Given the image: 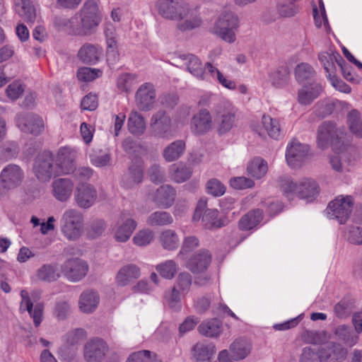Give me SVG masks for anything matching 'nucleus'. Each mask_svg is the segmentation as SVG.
<instances>
[{"mask_svg":"<svg viewBox=\"0 0 362 362\" xmlns=\"http://www.w3.org/2000/svg\"><path fill=\"white\" fill-rule=\"evenodd\" d=\"M290 78V72L286 66H281L272 72L270 79L272 85L277 88H281L286 85Z\"/></svg>","mask_w":362,"mask_h":362,"instance_id":"nucleus-51","label":"nucleus"},{"mask_svg":"<svg viewBox=\"0 0 362 362\" xmlns=\"http://www.w3.org/2000/svg\"><path fill=\"white\" fill-rule=\"evenodd\" d=\"M192 173V168L182 162L173 164L169 168L170 179L177 183H182L189 180Z\"/></svg>","mask_w":362,"mask_h":362,"instance_id":"nucleus-32","label":"nucleus"},{"mask_svg":"<svg viewBox=\"0 0 362 362\" xmlns=\"http://www.w3.org/2000/svg\"><path fill=\"white\" fill-rule=\"evenodd\" d=\"M101 22V16L96 0H86L81 9L71 18H56L55 25L75 35H91Z\"/></svg>","mask_w":362,"mask_h":362,"instance_id":"nucleus-1","label":"nucleus"},{"mask_svg":"<svg viewBox=\"0 0 362 362\" xmlns=\"http://www.w3.org/2000/svg\"><path fill=\"white\" fill-rule=\"evenodd\" d=\"M53 154L49 151H44L37 156L33 165V173L40 182H47L52 177L59 175Z\"/></svg>","mask_w":362,"mask_h":362,"instance_id":"nucleus-7","label":"nucleus"},{"mask_svg":"<svg viewBox=\"0 0 362 362\" xmlns=\"http://www.w3.org/2000/svg\"><path fill=\"white\" fill-rule=\"evenodd\" d=\"M183 4L180 0H157L156 8L163 18L175 21Z\"/></svg>","mask_w":362,"mask_h":362,"instance_id":"nucleus-22","label":"nucleus"},{"mask_svg":"<svg viewBox=\"0 0 362 362\" xmlns=\"http://www.w3.org/2000/svg\"><path fill=\"white\" fill-rule=\"evenodd\" d=\"M98 192L94 186L89 183H79L76 188L74 199L81 209H89L95 202Z\"/></svg>","mask_w":362,"mask_h":362,"instance_id":"nucleus-13","label":"nucleus"},{"mask_svg":"<svg viewBox=\"0 0 362 362\" xmlns=\"http://www.w3.org/2000/svg\"><path fill=\"white\" fill-rule=\"evenodd\" d=\"M107 350V346L102 339H91L84 346V358L87 362H101Z\"/></svg>","mask_w":362,"mask_h":362,"instance_id":"nucleus-15","label":"nucleus"},{"mask_svg":"<svg viewBox=\"0 0 362 362\" xmlns=\"http://www.w3.org/2000/svg\"><path fill=\"white\" fill-rule=\"evenodd\" d=\"M193 356L198 361H209L216 352L214 344L197 343L192 348Z\"/></svg>","mask_w":362,"mask_h":362,"instance_id":"nucleus-42","label":"nucleus"},{"mask_svg":"<svg viewBox=\"0 0 362 362\" xmlns=\"http://www.w3.org/2000/svg\"><path fill=\"white\" fill-rule=\"evenodd\" d=\"M20 153V147L16 141H8L0 146V163L16 159Z\"/></svg>","mask_w":362,"mask_h":362,"instance_id":"nucleus-44","label":"nucleus"},{"mask_svg":"<svg viewBox=\"0 0 362 362\" xmlns=\"http://www.w3.org/2000/svg\"><path fill=\"white\" fill-rule=\"evenodd\" d=\"M262 124L263 128L258 125L252 127L253 130L261 137H264L266 134L271 138L278 140L281 137V125L279 121L270 117L268 115H264L262 117Z\"/></svg>","mask_w":362,"mask_h":362,"instance_id":"nucleus-18","label":"nucleus"},{"mask_svg":"<svg viewBox=\"0 0 362 362\" xmlns=\"http://www.w3.org/2000/svg\"><path fill=\"white\" fill-rule=\"evenodd\" d=\"M351 132L357 137H362V119L356 110L351 111L347 116Z\"/></svg>","mask_w":362,"mask_h":362,"instance_id":"nucleus-55","label":"nucleus"},{"mask_svg":"<svg viewBox=\"0 0 362 362\" xmlns=\"http://www.w3.org/2000/svg\"><path fill=\"white\" fill-rule=\"evenodd\" d=\"M230 185L235 189H245L252 188L255 183L251 179L242 176L231 178Z\"/></svg>","mask_w":362,"mask_h":362,"instance_id":"nucleus-64","label":"nucleus"},{"mask_svg":"<svg viewBox=\"0 0 362 362\" xmlns=\"http://www.w3.org/2000/svg\"><path fill=\"white\" fill-rule=\"evenodd\" d=\"M202 222L206 228L212 230L226 226L228 221L226 217H219L217 209H207L202 216Z\"/></svg>","mask_w":362,"mask_h":362,"instance_id":"nucleus-33","label":"nucleus"},{"mask_svg":"<svg viewBox=\"0 0 362 362\" xmlns=\"http://www.w3.org/2000/svg\"><path fill=\"white\" fill-rule=\"evenodd\" d=\"M21 296L22 298L20 305L21 310H27L33 320L34 325L36 327H39L43 319V304L37 303L34 306L28 292L25 290L21 291Z\"/></svg>","mask_w":362,"mask_h":362,"instance_id":"nucleus-19","label":"nucleus"},{"mask_svg":"<svg viewBox=\"0 0 362 362\" xmlns=\"http://www.w3.org/2000/svg\"><path fill=\"white\" fill-rule=\"evenodd\" d=\"M76 158L77 153L74 149L69 147L59 148L55 163L59 175H69L73 173L76 167Z\"/></svg>","mask_w":362,"mask_h":362,"instance_id":"nucleus-11","label":"nucleus"},{"mask_svg":"<svg viewBox=\"0 0 362 362\" xmlns=\"http://www.w3.org/2000/svg\"><path fill=\"white\" fill-rule=\"evenodd\" d=\"M352 303L349 300L342 299L334 307V312L339 318H346L351 313Z\"/></svg>","mask_w":362,"mask_h":362,"instance_id":"nucleus-59","label":"nucleus"},{"mask_svg":"<svg viewBox=\"0 0 362 362\" xmlns=\"http://www.w3.org/2000/svg\"><path fill=\"white\" fill-rule=\"evenodd\" d=\"M177 59L186 66L187 70L198 79L204 80L205 76L204 66L201 60L192 54H179Z\"/></svg>","mask_w":362,"mask_h":362,"instance_id":"nucleus-23","label":"nucleus"},{"mask_svg":"<svg viewBox=\"0 0 362 362\" xmlns=\"http://www.w3.org/2000/svg\"><path fill=\"white\" fill-rule=\"evenodd\" d=\"M136 222L132 218H127L115 230L114 237L117 242L124 243L131 237L136 229Z\"/></svg>","mask_w":362,"mask_h":362,"instance_id":"nucleus-41","label":"nucleus"},{"mask_svg":"<svg viewBox=\"0 0 362 362\" xmlns=\"http://www.w3.org/2000/svg\"><path fill=\"white\" fill-rule=\"evenodd\" d=\"M36 277L40 281L52 282L57 280L59 274L57 272L56 266L51 264H45L36 271Z\"/></svg>","mask_w":362,"mask_h":362,"instance_id":"nucleus-49","label":"nucleus"},{"mask_svg":"<svg viewBox=\"0 0 362 362\" xmlns=\"http://www.w3.org/2000/svg\"><path fill=\"white\" fill-rule=\"evenodd\" d=\"M177 28L182 31H190L202 27L204 20L199 5L184 4L178 16L175 20Z\"/></svg>","mask_w":362,"mask_h":362,"instance_id":"nucleus-4","label":"nucleus"},{"mask_svg":"<svg viewBox=\"0 0 362 362\" xmlns=\"http://www.w3.org/2000/svg\"><path fill=\"white\" fill-rule=\"evenodd\" d=\"M185 151V141L178 139L167 145L163 150L162 156L166 162L171 163L180 159Z\"/></svg>","mask_w":362,"mask_h":362,"instance_id":"nucleus-31","label":"nucleus"},{"mask_svg":"<svg viewBox=\"0 0 362 362\" xmlns=\"http://www.w3.org/2000/svg\"><path fill=\"white\" fill-rule=\"evenodd\" d=\"M341 135L342 132L337 129L333 122H325L317 129V146L325 149L331 145L333 150L339 149L344 145L341 141Z\"/></svg>","mask_w":362,"mask_h":362,"instance_id":"nucleus-6","label":"nucleus"},{"mask_svg":"<svg viewBox=\"0 0 362 362\" xmlns=\"http://www.w3.org/2000/svg\"><path fill=\"white\" fill-rule=\"evenodd\" d=\"M156 269L163 278L172 279L177 273V266L175 261L170 259L158 264Z\"/></svg>","mask_w":362,"mask_h":362,"instance_id":"nucleus-54","label":"nucleus"},{"mask_svg":"<svg viewBox=\"0 0 362 362\" xmlns=\"http://www.w3.org/2000/svg\"><path fill=\"white\" fill-rule=\"evenodd\" d=\"M192 276L187 272H181L177 278V286L182 293H187L192 285Z\"/></svg>","mask_w":362,"mask_h":362,"instance_id":"nucleus-62","label":"nucleus"},{"mask_svg":"<svg viewBox=\"0 0 362 362\" xmlns=\"http://www.w3.org/2000/svg\"><path fill=\"white\" fill-rule=\"evenodd\" d=\"M322 91V86L315 81L303 86L298 91L297 100L302 105H309Z\"/></svg>","mask_w":362,"mask_h":362,"instance_id":"nucleus-25","label":"nucleus"},{"mask_svg":"<svg viewBox=\"0 0 362 362\" xmlns=\"http://www.w3.org/2000/svg\"><path fill=\"white\" fill-rule=\"evenodd\" d=\"M16 13L28 23H33L36 18L34 6L30 0H13Z\"/></svg>","mask_w":362,"mask_h":362,"instance_id":"nucleus-36","label":"nucleus"},{"mask_svg":"<svg viewBox=\"0 0 362 362\" xmlns=\"http://www.w3.org/2000/svg\"><path fill=\"white\" fill-rule=\"evenodd\" d=\"M175 197V189L169 185H164L156 189L153 194V201L158 206L168 209L173 204Z\"/></svg>","mask_w":362,"mask_h":362,"instance_id":"nucleus-27","label":"nucleus"},{"mask_svg":"<svg viewBox=\"0 0 362 362\" xmlns=\"http://www.w3.org/2000/svg\"><path fill=\"white\" fill-rule=\"evenodd\" d=\"M127 127L131 134L141 136L146 129V120L139 112L132 110L128 117Z\"/></svg>","mask_w":362,"mask_h":362,"instance_id":"nucleus-35","label":"nucleus"},{"mask_svg":"<svg viewBox=\"0 0 362 362\" xmlns=\"http://www.w3.org/2000/svg\"><path fill=\"white\" fill-rule=\"evenodd\" d=\"M344 351L341 346L333 341H329L320 347L317 352L320 362H327L332 356H337V351Z\"/></svg>","mask_w":362,"mask_h":362,"instance_id":"nucleus-50","label":"nucleus"},{"mask_svg":"<svg viewBox=\"0 0 362 362\" xmlns=\"http://www.w3.org/2000/svg\"><path fill=\"white\" fill-rule=\"evenodd\" d=\"M136 76L130 74H125L120 76L117 80V87L122 91L127 92L130 90L135 81Z\"/></svg>","mask_w":362,"mask_h":362,"instance_id":"nucleus-63","label":"nucleus"},{"mask_svg":"<svg viewBox=\"0 0 362 362\" xmlns=\"http://www.w3.org/2000/svg\"><path fill=\"white\" fill-rule=\"evenodd\" d=\"M354 205V199L351 195H339L329 202L327 209L328 217L344 224L349 219Z\"/></svg>","mask_w":362,"mask_h":362,"instance_id":"nucleus-5","label":"nucleus"},{"mask_svg":"<svg viewBox=\"0 0 362 362\" xmlns=\"http://www.w3.org/2000/svg\"><path fill=\"white\" fill-rule=\"evenodd\" d=\"M310 157V147L293 139L287 146L286 159L289 166L299 168Z\"/></svg>","mask_w":362,"mask_h":362,"instance_id":"nucleus-9","label":"nucleus"},{"mask_svg":"<svg viewBox=\"0 0 362 362\" xmlns=\"http://www.w3.org/2000/svg\"><path fill=\"white\" fill-rule=\"evenodd\" d=\"M267 170V162L260 158L252 160L247 167V174L255 179H260L264 176Z\"/></svg>","mask_w":362,"mask_h":362,"instance_id":"nucleus-47","label":"nucleus"},{"mask_svg":"<svg viewBox=\"0 0 362 362\" xmlns=\"http://www.w3.org/2000/svg\"><path fill=\"white\" fill-rule=\"evenodd\" d=\"M159 241L165 250H175L179 246L180 239L175 230L166 229L160 233Z\"/></svg>","mask_w":362,"mask_h":362,"instance_id":"nucleus-45","label":"nucleus"},{"mask_svg":"<svg viewBox=\"0 0 362 362\" xmlns=\"http://www.w3.org/2000/svg\"><path fill=\"white\" fill-rule=\"evenodd\" d=\"M60 228L64 237L71 241L78 240L83 231V218L80 211L74 209L66 210L60 220Z\"/></svg>","mask_w":362,"mask_h":362,"instance_id":"nucleus-3","label":"nucleus"},{"mask_svg":"<svg viewBox=\"0 0 362 362\" xmlns=\"http://www.w3.org/2000/svg\"><path fill=\"white\" fill-rule=\"evenodd\" d=\"M102 75L101 70L90 67H81L78 69L76 76L81 81H91Z\"/></svg>","mask_w":362,"mask_h":362,"instance_id":"nucleus-57","label":"nucleus"},{"mask_svg":"<svg viewBox=\"0 0 362 362\" xmlns=\"http://www.w3.org/2000/svg\"><path fill=\"white\" fill-rule=\"evenodd\" d=\"M52 194L59 202H66L71 196L74 182L69 178H59L52 183Z\"/></svg>","mask_w":362,"mask_h":362,"instance_id":"nucleus-26","label":"nucleus"},{"mask_svg":"<svg viewBox=\"0 0 362 362\" xmlns=\"http://www.w3.org/2000/svg\"><path fill=\"white\" fill-rule=\"evenodd\" d=\"M17 123L22 132L35 136L40 134L45 129L42 119L36 115L29 114L19 116Z\"/></svg>","mask_w":362,"mask_h":362,"instance_id":"nucleus-20","label":"nucleus"},{"mask_svg":"<svg viewBox=\"0 0 362 362\" xmlns=\"http://www.w3.org/2000/svg\"><path fill=\"white\" fill-rule=\"evenodd\" d=\"M100 296L96 291L86 290L79 297L78 307L82 313H90L98 308Z\"/></svg>","mask_w":362,"mask_h":362,"instance_id":"nucleus-29","label":"nucleus"},{"mask_svg":"<svg viewBox=\"0 0 362 362\" xmlns=\"http://www.w3.org/2000/svg\"><path fill=\"white\" fill-rule=\"evenodd\" d=\"M212 125L213 120L209 111L202 109L192 117L190 129L194 135H203L211 129Z\"/></svg>","mask_w":362,"mask_h":362,"instance_id":"nucleus-17","label":"nucleus"},{"mask_svg":"<svg viewBox=\"0 0 362 362\" xmlns=\"http://www.w3.org/2000/svg\"><path fill=\"white\" fill-rule=\"evenodd\" d=\"M303 337L307 343L314 344L324 343L327 338L325 331H306Z\"/></svg>","mask_w":362,"mask_h":362,"instance_id":"nucleus-60","label":"nucleus"},{"mask_svg":"<svg viewBox=\"0 0 362 362\" xmlns=\"http://www.w3.org/2000/svg\"><path fill=\"white\" fill-rule=\"evenodd\" d=\"M141 276L140 268L134 264H127L123 265L117 272L115 282L117 286L124 287Z\"/></svg>","mask_w":362,"mask_h":362,"instance_id":"nucleus-21","label":"nucleus"},{"mask_svg":"<svg viewBox=\"0 0 362 362\" xmlns=\"http://www.w3.org/2000/svg\"><path fill=\"white\" fill-rule=\"evenodd\" d=\"M319 193L316 182L310 178H303L298 183V194L301 199H313Z\"/></svg>","mask_w":362,"mask_h":362,"instance_id":"nucleus-39","label":"nucleus"},{"mask_svg":"<svg viewBox=\"0 0 362 362\" xmlns=\"http://www.w3.org/2000/svg\"><path fill=\"white\" fill-rule=\"evenodd\" d=\"M238 27V17L231 11H224L215 22L211 32L223 41L233 43L236 40V32Z\"/></svg>","mask_w":362,"mask_h":362,"instance_id":"nucleus-2","label":"nucleus"},{"mask_svg":"<svg viewBox=\"0 0 362 362\" xmlns=\"http://www.w3.org/2000/svg\"><path fill=\"white\" fill-rule=\"evenodd\" d=\"M144 177L143 169L139 165H132L122 178V185L126 189H132L140 184Z\"/></svg>","mask_w":362,"mask_h":362,"instance_id":"nucleus-30","label":"nucleus"},{"mask_svg":"<svg viewBox=\"0 0 362 362\" xmlns=\"http://www.w3.org/2000/svg\"><path fill=\"white\" fill-rule=\"evenodd\" d=\"M221 322L217 319L205 321L198 327L199 332L206 337H218L221 332Z\"/></svg>","mask_w":362,"mask_h":362,"instance_id":"nucleus-43","label":"nucleus"},{"mask_svg":"<svg viewBox=\"0 0 362 362\" xmlns=\"http://www.w3.org/2000/svg\"><path fill=\"white\" fill-rule=\"evenodd\" d=\"M345 149V146H341L339 149L334 150L336 151V154L333 155L329 158V163L331 165L332 168L338 173H343L344 171H349V169L345 161V158L346 157V152L344 150Z\"/></svg>","mask_w":362,"mask_h":362,"instance_id":"nucleus-48","label":"nucleus"},{"mask_svg":"<svg viewBox=\"0 0 362 362\" xmlns=\"http://www.w3.org/2000/svg\"><path fill=\"white\" fill-rule=\"evenodd\" d=\"M236 108L229 103L219 105L215 112V123L220 134L229 132L235 125Z\"/></svg>","mask_w":362,"mask_h":362,"instance_id":"nucleus-8","label":"nucleus"},{"mask_svg":"<svg viewBox=\"0 0 362 362\" xmlns=\"http://www.w3.org/2000/svg\"><path fill=\"white\" fill-rule=\"evenodd\" d=\"M263 218L262 211L255 209L245 214L239 221L238 226L241 230H250L255 228Z\"/></svg>","mask_w":362,"mask_h":362,"instance_id":"nucleus-38","label":"nucleus"},{"mask_svg":"<svg viewBox=\"0 0 362 362\" xmlns=\"http://www.w3.org/2000/svg\"><path fill=\"white\" fill-rule=\"evenodd\" d=\"M103 48L98 45L84 44L78 52V59L85 64H95L102 57Z\"/></svg>","mask_w":362,"mask_h":362,"instance_id":"nucleus-28","label":"nucleus"},{"mask_svg":"<svg viewBox=\"0 0 362 362\" xmlns=\"http://www.w3.org/2000/svg\"><path fill=\"white\" fill-rule=\"evenodd\" d=\"M127 362H162L156 354L148 350H143L132 354Z\"/></svg>","mask_w":362,"mask_h":362,"instance_id":"nucleus-52","label":"nucleus"},{"mask_svg":"<svg viewBox=\"0 0 362 362\" xmlns=\"http://www.w3.org/2000/svg\"><path fill=\"white\" fill-rule=\"evenodd\" d=\"M24 179L23 170L16 164H8L3 168L0 174L1 182L10 190L18 187Z\"/></svg>","mask_w":362,"mask_h":362,"instance_id":"nucleus-14","label":"nucleus"},{"mask_svg":"<svg viewBox=\"0 0 362 362\" xmlns=\"http://www.w3.org/2000/svg\"><path fill=\"white\" fill-rule=\"evenodd\" d=\"M315 75L313 68L307 63H301L296 67L295 76L298 83L311 80Z\"/></svg>","mask_w":362,"mask_h":362,"instance_id":"nucleus-53","label":"nucleus"},{"mask_svg":"<svg viewBox=\"0 0 362 362\" xmlns=\"http://www.w3.org/2000/svg\"><path fill=\"white\" fill-rule=\"evenodd\" d=\"M156 99V90L151 83L142 84L136 91L135 101L141 111H148L153 107Z\"/></svg>","mask_w":362,"mask_h":362,"instance_id":"nucleus-16","label":"nucleus"},{"mask_svg":"<svg viewBox=\"0 0 362 362\" xmlns=\"http://www.w3.org/2000/svg\"><path fill=\"white\" fill-rule=\"evenodd\" d=\"M154 234L148 228L139 230L133 237L134 243L139 247H144L149 245L153 240Z\"/></svg>","mask_w":362,"mask_h":362,"instance_id":"nucleus-56","label":"nucleus"},{"mask_svg":"<svg viewBox=\"0 0 362 362\" xmlns=\"http://www.w3.org/2000/svg\"><path fill=\"white\" fill-rule=\"evenodd\" d=\"M319 60L323 65L325 71L328 74V76L331 77L334 74V62L344 63V60L341 56L337 52H324L319 54Z\"/></svg>","mask_w":362,"mask_h":362,"instance_id":"nucleus-37","label":"nucleus"},{"mask_svg":"<svg viewBox=\"0 0 362 362\" xmlns=\"http://www.w3.org/2000/svg\"><path fill=\"white\" fill-rule=\"evenodd\" d=\"M172 119L165 111L160 110L153 113L150 119V129L153 134L166 138L171 132Z\"/></svg>","mask_w":362,"mask_h":362,"instance_id":"nucleus-12","label":"nucleus"},{"mask_svg":"<svg viewBox=\"0 0 362 362\" xmlns=\"http://www.w3.org/2000/svg\"><path fill=\"white\" fill-rule=\"evenodd\" d=\"M211 261V255L207 250H200L192 255L187 262V268L194 274L206 270Z\"/></svg>","mask_w":362,"mask_h":362,"instance_id":"nucleus-24","label":"nucleus"},{"mask_svg":"<svg viewBox=\"0 0 362 362\" xmlns=\"http://www.w3.org/2000/svg\"><path fill=\"white\" fill-rule=\"evenodd\" d=\"M206 192L214 197H221L226 192V187L218 179L212 178L206 184Z\"/></svg>","mask_w":362,"mask_h":362,"instance_id":"nucleus-58","label":"nucleus"},{"mask_svg":"<svg viewBox=\"0 0 362 362\" xmlns=\"http://www.w3.org/2000/svg\"><path fill=\"white\" fill-rule=\"evenodd\" d=\"M86 332L81 328L74 329L65 335V341L69 345H76L86 338Z\"/></svg>","mask_w":362,"mask_h":362,"instance_id":"nucleus-61","label":"nucleus"},{"mask_svg":"<svg viewBox=\"0 0 362 362\" xmlns=\"http://www.w3.org/2000/svg\"><path fill=\"white\" fill-rule=\"evenodd\" d=\"M61 270L68 280L76 282L85 277L88 271V265L81 259L71 258L62 264Z\"/></svg>","mask_w":362,"mask_h":362,"instance_id":"nucleus-10","label":"nucleus"},{"mask_svg":"<svg viewBox=\"0 0 362 362\" xmlns=\"http://www.w3.org/2000/svg\"><path fill=\"white\" fill-rule=\"evenodd\" d=\"M173 222V216L167 211H157L151 214L146 218V223L150 226H164Z\"/></svg>","mask_w":362,"mask_h":362,"instance_id":"nucleus-46","label":"nucleus"},{"mask_svg":"<svg viewBox=\"0 0 362 362\" xmlns=\"http://www.w3.org/2000/svg\"><path fill=\"white\" fill-rule=\"evenodd\" d=\"M229 350L234 361H241L250 354L252 345L245 339H238L230 345Z\"/></svg>","mask_w":362,"mask_h":362,"instance_id":"nucleus-34","label":"nucleus"},{"mask_svg":"<svg viewBox=\"0 0 362 362\" xmlns=\"http://www.w3.org/2000/svg\"><path fill=\"white\" fill-rule=\"evenodd\" d=\"M334 333L338 339L349 346L356 344L359 339L358 334L357 333L355 334L349 325H339L335 328Z\"/></svg>","mask_w":362,"mask_h":362,"instance_id":"nucleus-40","label":"nucleus"}]
</instances>
